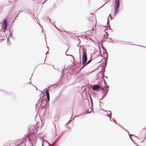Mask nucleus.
<instances>
[{
    "label": "nucleus",
    "mask_w": 146,
    "mask_h": 146,
    "mask_svg": "<svg viewBox=\"0 0 146 146\" xmlns=\"http://www.w3.org/2000/svg\"><path fill=\"white\" fill-rule=\"evenodd\" d=\"M90 20L88 25V29L89 31H94V29L96 24V20L95 16L93 15L89 17Z\"/></svg>",
    "instance_id": "obj_1"
},
{
    "label": "nucleus",
    "mask_w": 146,
    "mask_h": 146,
    "mask_svg": "<svg viewBox=\"0 0 146 146\" xmlns=\"http://www.w3.org/2000/svg\"><path fill=\"white\" fill-rule=\"evenodd\" d=\"M43 63H44V61H43Z\"/></svg>",
    "instance_id": "obj_16"
},
{
    "label": "nucleus",
    "mask_w": 146,
    "mask_h": 146,
    "mask_svg": "<svg viewBox=\"0 0 146 146\" xmlns=\"http://www.w3.org/2000/svg\"><path fill=\"white\" fill-rule=\"evenodd\" d=\"M103 34V35H102V40L103 42H104L106 40L107 38L108 37L107 34L105 31L104 32Z\"/></svg>",
    "instance_id": "obj_6"
},
{
    "label": "nucleus",
    "mask_w": 146,
    "mask_h": 146,
    "mask_svg": "<svg viewBox=\"0 0 146 146\" xmlns=\"http://www.w3.org/2000/svg\"><path fill=\"white\" fill-rule=\"evenodd\" d=\"M107 116H108V120H109L110 122V123H111V122H112V121H111L110 119V115H109V114H108V113H107Z\"/></svg>",
    "instance_id": "obj_9"
},
{
    "label": "nucleus",
    "mask_w": 146,
    "mask_h": 146,
    "mask_svg": "<svg viewBox=\"0 0 146 146\" xmlns=\"http://www.w3.org/2000/svg\"><path fill=\"white\" fill-rule=\"evenodd\" d=\"M108 88H106V94L107 93H108Z\"/></svg>",
    "instance_id": "obj_12"
},
{
    "label": "nucleus",
    "mask_w": 146,
    "mask_h": 146,
    "mask_svg": "<svg viewBox=\"0 0 146 146\" xmlns=\"http://www.w3.org/2000/svg\"><path fill=\"white\" fill-rule=\"evenodd\" d=\"M46 95L47 96V102H49L50 100V95L49 92L48 91V90H47L46 91Z\"/></svg>",
    "instance_id": "obj_8"
},
{
    "label": "nucleus",
    "mask_w": 146,
    "mask_h": 146,
    "mask_svg": "<svg viewBox=\"0 0 146 146\" xmlns=\"http://www.w3.org/2000/svg\"><path fill=\"white\" fill-rule=\"evenodd\" d=\"M61 31L62 32V33H61V34H62V35L64 34V33H68V32L67 31Z\"/></svg>",
    "instance_id": "obj_10"
},
{
    "label": "nucleus",
    "mask_w": 146,
    "mask_h": 146,
    "mask_svg": "<svg viewBox=\"0 0 146 146\" xmlns=\"http://www.w3.org/2000/svg\"><path fill=\"white\" fill-rule=\"evenodd\" d=\"M71 56L73 58V59H74V58L73 56L72 55H71Z\"/></svg>",
    "instance_id": "obj_14"
},
{
    "label": "nucleus",
    "mask_w": 146,
    "mask_h": 146,
    "mask_svg": "<svg viewBox=\"0 0 146 146\" xmlns=\"http://www.w3.org/2000/svg\"><path fill=\"white\" fill-rule=\"evenodd\" d=\"M100 88V86L98 85H96L93 86L92 89L96 91L99 89Z\"/></svg>",
    "instance_id": "obj_7"
},
{
    "label": "nucleus",
    "mask_w": 146,
    "mask_h": 146,
    "mask_svg": "<svg viewBox=\"0 0 146 146\" xmlns=\"http://www.w3.org/2000/svg\"><path fill=\"white\" fill-rule=\"evenodd\" d=\"M119 6V0H115V3L114 9L115 13H117L118 11V8Z\"/></svg>",
    "instance_id": "obj_5"
},
{
    "label": "nucleus",
    "mask_w": 146,
    "mask_h": 146,
    "mask_svg": "<svg viewBox=\"0 0 146 146\" xmlns=\"http://www.w3.org/2000/svg\"><path fill=\"white\" fill-rule=\"evenodd\" d=\"M91 60H89V61H88V62H87V63H86L85 64H86V65H87V64H88L89 63H90L91 62Z\"/></svg>",
    "instance_id": "obj_11"
},
{
    "label": "nucleus",
    "mask_w": 146,
    "mask_h": 146,
    "mask_svg": "<svg viewBox=\"0 0 146 146\" xmlns=\"http://www.w3.org/2000/svg\"><path fill=\"white\" fill-rule=\"evenodd\" d=\"M26 142V140L24 139H20L19 140L14 141H13V144H18L17 146L19 145L22 144L23 143H25Z\"/></svg>",
    "instance_id": "obj_4"
},
{
    "label": "nucleus",
    "mask_w": 146,
    "mask_h": 146,
    "mask_svg": "<svg viewBox=\"0 0 146 146\" xmlns=\"http://www.w3.org/2000/svg\"><path fill=\"white\" fill-rule=\"evenodd\" d=\"M7 24L5 19H4L2 22V28L3 30V31L5 32L7 29Z\"/></svg>",
    "instance_id": "obj_3"
},
{
    "label": "nucleus",
    "mask_w": 146,
    "mask_h": 146,
    "mask_svg": "<svg viewBox=\"0 0 146 146\" xmlns=\"http://www.w3.org/2000/svg\"><path fill=\"white\" fill-rule=\"evenodd\" d=\"M87 60V55L86 51L84 50L83 51V54L82 56V63L83 65L81 68H82L84 66H86L85 64L86 63Z\"/></svg>",
    "instance_id": "obj_2"
},
{
    "label": "nucleus",
    "mask_w": 146,
    "mask_h": 146,
    "mask_svg": "<svg viewBox=\"0 0 146 146\" xmlns=\"http://www.w3.org/2000/svg\"><path fill=\"white\" fill-rule=\"evenodd\" d=\"M46 1V0H45L44 1L43 3H45V2Z\"/></svg>",
    "instance_id": "obj_15"
},
{
    "label": "nucleus",
    "mask_w": 146,
    "mask_h": 146,
    "mask_svg": "<svg viewBox=\"0 0 146 146\" xmlns=\"http://www.w3.org/2000/svg\"><path fill=\"white\" fill-rule=\"evenodd\" d=\"M101 88V89L102 90H104V88H102V87Z\"/></svg>",
    "instance_id": "obj_13"
}]
</instances>
